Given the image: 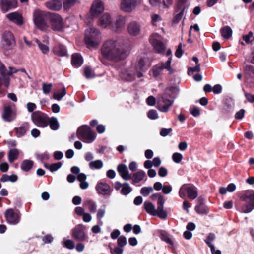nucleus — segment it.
Masks as SVG:
<instances>
[{
    "label": "nucleus",
    "instance_id": "8fccbe9b",
    "mask_svg": "<svg viewBox=\"0 0 254 254\" xmlns=\"http://www.w3.org/2000/svg\"><path fill=\"white\" fill-rule=\"evenodd\" d=\"M36 42L44 54H47L49 52V48L48 46L42 43L38 39H36Z\"/></svg>",
    "mask_w": 254,
    "mask_h": 254
},
{
    "label": "nucleus",
    "instance_id": "79ce46f5",
    "mask_svg": "<svg viewBox=\"0 0 254 254\" xmlns=\"http://www.w3.org/2000/svg\"><path fill=\"white\" fill-rule=\"evenodd\" d=\"M83 206L87 207L91 213H95L96 211V204L91 200H87L84 201L83 203Z\"/></svg>",
    "mask_w": 254,
    "mask_h": 254
},
{
    "label": "nucleus",
    "instance_id": "7c9ffc66",
    "mask_svg": "<svg viewBox=\"0 0 254 254\" xmlns=\"http://www.w3.org/2000/svg\"><path fill=\"white\" fill-rule=\"evenodd\" d=\"M188 9V7H183L181 8H176L175 12L178 13L176 14L173 18V22L178 23L182 19V18L185 15Z\"/></svg>",
    "mask_w": 254,
    "mask_h": 254
},
{
    "label": "nucleus",
    "instance_id": "864d4df0",
    "mask_svg": "<svg viewBox=\"0 0 254 254\" xmlns=\"http://www.w3.org/2000/svg\"><path fill=\"white\" fill-rule=\"evenodd\" d=\"M127 244V239L124 235L120 236L117 240L118 246L123 248Z\"/></svg>",
    "mask_w": 254,
    "mask_h": 254
},
{
    "label": "nucleus",
    "instance_id": "5701e85b",
    "mask_svg": "<svg viewBox=\"0 0 254 254\" xmlns=\"http://www.w3.org/2000/svg\"><path fill=\"white\" fill-rule=\"evenodd\" d=\"M2 118L5 121L8 122H10L15 119V117L13 115V111L10 105L4 106Z\"/></svg>",
    "mask_w": 254,
    "mask_h": 254
},
{
    "label": "nucleus",
    "instance_id": "39448f33",
    "mask_svg": "<svg viewBox=\"0 0 254 254\" xmlns=\"http://www.w3.org/2000/svg\"><path fill=\"white\" fill-rule=\"evenodd\" d=\"M179 194L182 199L188 197L192 200L195 199L198 196L196 188L193 185L188 186L187 184L182 185L179 191Z\"/></svg>",
    "mask_w": 254,
    "mask_h": 254
},
{
    "label": "nucleus",
    "instance_id": "aec40b11",
    "mask_svg": "<svg viewBox=\"0 0 254 254\" xmlns=\"http://www.w3.org/2000/svg\"><path fill=\"white\" fill-rule=\"evenodd\" d=\"M136 0H122L121 8L125 12H129L135 7Z\"/></svg>",
    "mask_w": 254,
    "mask_h": 254
},
{
    "label": "nucleus",
    "instance_id": "f257e3e1",
    "mask_svg": "<svg viewBox=\"0 0 254 254\" xmlns=\"http://www.w3.org/2000/svg\"><path fill=\"white\" fill-rule=\"evenodd\" d=\"M103 57L109 61L118 62L126 59L129 52L118 44L117 41L113 39L106 40L101 49Z\"/></svg>",
    "mask_w": 254,
    "mask_h": 254
},
{
    "label": "nucleus",
    "instance_id": "338daca9",
    "mask_svg": "<svg viewBox=\"0 0 254 254\" xmlns=\"http://www.w3.org/2000/svg\"><path fill=\"white\" fill-rule=\"evenodd\" d=\"M168 171L166 168L164 167H161L158 171V175L161 177H164L167 176Z\"/></svg>",
    "mask_w": 254,
    "mask_h": 254
},
{
    "label": "nucleus",
    "instance_id": "09e8293b",
    "mask_svg": "<svg viewBox=\"0 0 254 254\" xmlns=\"http://www.w3.org/2000/svg\"><path fill=\"white\" fill-rule=\"evenodd\" d=\"M66 93L65 87L62 89L60 91L54 93L53 97L55 99L60 101L61 99L65 95Z\"/></svg>",
    "mask_w": 254,
    "mask_h": 254
},
{
    "label": "nucleus",
    "instance_id": "49530a36",
    "mask_svg": "<svg viewBox=\"0 0 254 254\" xmlns=\"http://www.w3.org/2000/svg\"><path fill=\"white\" fill-rule=\"evenodd\" d=\"M132 190L131 187L127 183H125L123 184L122 188L121 190V193L122 195H127L129 194Z\"/></svg>",
    "mask_w": 254,
    "mask_h": 254
},
{
    "label": "nucleus",
    "instance_id": "4c0bfd02",
    "mask_svg": "<svg viewBox=\"0 0 254 254\" xmlns=\"http://www.w3.org/2000/svg\"><path fill=\"white\" fill-rule=\"evenodd\" d=\"M220 32L224 38L228 39L232 36V30L230 27L226 26L221 29Z\"/></svg>",
    "mask_w": 254,
    "mask_h": 254
},
{
    "label": "nucleus",
    "instance_id": "680f3d73",
    "mask_svg": "<svg viewBox=\"0 0 254 254\" xmlns=\"http://www.w3.org/2000/svg\"><path fill=\"white\" fill-rule=\"evenodd\" d=\"M52 86V84L43 83L42 85V89L44 93L46 94H49L51 90Z\"/></svg>",
    "mask_w": 254,
    "mask_h": 254
},
{
    "label": "nucleus",
    "instance_id": "dca6fc26",
    "mask_svg": "<svg viewBox=\"0 0 254 254\" xmlns=\"http://www.w3.org/2000/svg\"><path fill=\"white\" fill-rule=\"evenodd\" d=\"M4 216L7 222L10 224L16 225L20 221V215L12 208L7 209L4 213Z\"/></svg>",
    "mask_w": 254,
    "mask_h": 254
},
{
    "label": "nucleus",
    "instance_id": "412c9836",
    "mask_svg": "<svg viewBox=\"0 0 254 254\" xmlns=\"http://www.w3.org/2000/svg\"><path fill=\"white\" fill-rule=\"evenodd\" d=\"M30 129V125L28 122H24L19 127H15V136L20 138L24 136Z\"/></svg>",
    "mask_w": 254,
    "mask_h": 254
},
{
    "label": "nucleus",
    "instance_id": "7ed1b4c3",
    "mask_svg": "<svg viewBox=\"0 0 254 254\" xmlns=\"http://www.w3.org/2000/svg\"><path fill=\"white\" fill-rule=\"evenodd\" d=\"M77 137L86 143L93 142L96 137V133L88 125H82L78 127L76 132Z\"/></svg>",
    "mask_w": 254,
    "mask_h": 254
},
{
    "label": "nucleus",
    "instance_id": "6e6d98bb",
    "mask_svg": "<svg viewBox=\"0 0 254 254\" xmlns=\"http://www.w3.org/2000/svg\"><path fill=\"white\" fill-rule=\"evenodd\" d=\"M243 40L247 43H250L254 40V37L253 36V33L250 31L247 35L243 36Z\"/></svg>",
    "mask_w": 254,
    "mask_h": 254
},
{
    "label": "nucleus",
    "instance_id": "603ef678",
    "mask_svg": "<svg viewBox=\"0 0 254 254\" xmlns=\"http://www.w3.org/2000/svg\"><path fill=\"white\" fill-rule=\"evenodd\" d=\"M110 253L112 254H123L124 249L122 247H115L114 248L109 246Z\"/></svg>",
    "mask_w": 254,
    "mask_h": 254
},
{
    "label": "nucleus",
    "instance_id": "9d476101",
    "mask_svg": "<svg viewBox=\"0 0 254 254\" xmlns=\"http://www.w3.org/2000/svg\"><path fill=\"white\" fill-rule=\"evenodd\" d=\"M135 71L134 72H125L123 74V77L127 81H132L136 76L140 78L143 76V58H141L138 63L135 66Z\"/></svg>",
    "mask_w": 254,
    "mask_h": 254
},
{
    "label": "nucleus",
    "instance_id": "58836bf2",
    "mask_svg": "<svg viewBox=\"0 0 254 254\" xmlns=\"http://www.w3.org/2000/svg\"><path fill=\"white\" fill-rule=\"evenodd\" d=\"M62 163L61 162L49 164L47 163H44V166L51 172H53L58 170L62 166Z\"/></svg>",
    "mask_w": 254,
    "mask_h": 254
},
{
    "label": "nucleus",
    "instance_id": "b1692460",
    "mask_svg": "<svg viewBox=\"0 0 254 254\" xmlns=\"http://www.w3.org/2000/svg\"><path fill=\"white\" fill-rule=\"evenodd\" d=\"M117 171L125 180H128L131 179V176L129 174V171L127 166L124 164H120L117 166Z\"/></svg>",
    "mask_w": 254,
    "mask_h": 254
},
{
    "label": "nucleus",
    "instance_id": "c9c22d12",
    "mask_svg": "<svg viewBox=\"0 0 254 254\" xmlns=\"http://www.w3.org/2000/svg\"><path fill=\"white\" fill-rule=\"evenodd\" d=\"M149 3L152 6L158 7V8H168V5L164 0H149Z\"/></svg>",
    "mask_w": 254,
    "mask_h": 254
},
{
    "label": "nucleus",
    "instance_id": "20e7f679",
    "mask_svg": "<svg viewBox=\"0 0 254 254\" xmlns=\"http://www.w3.org/2000/svg\"><path fill=\"white\" fill-rule=\"evenodd\" d=\"M85 42L88 47H94L99 43L101 35L99 31L94 28L86 30L85 32Z\"/></svg>",
    "mask_w": 254,
    "mask_h": 254
},
{
    "label": "nucleus",
    "instance_id": "ddd939ff",
    "mask_svg": "<svg viewBox=\"0 0 254 254\" xmlns=\"http://www.w3.org/2000/svg\"><path fill=\"white\" fill-rule=\"evenodd\" d=\"M161 164V160L159 157L154 158L152 160H147L144 162V167L148 169L147 174L149 177L153 178L156 175V171L152 167H158Z\"/></svg>",
    "mask_w": 254,
    "mask_h": 254
},
{
    "label": "nucleus",
    "instance_id": "cd10ccee",
    "mask_svg": "<svg viewBox=\"0 0 254 254\" xmlns=\"http://www.w3.org/2000/svg\"><path fill=\"white\" fill-rule=\"evenodd\" d=\"M159 234L161 240L171 246L174 245L175 242L174 239L167 232L164 230H160Z\"/></svg>",
    "mask_w": 254,
    "mask_h": 254
},
{
    "label": "nucleus",
    "instance_id": "f8f14e48",
    "mask_svg": "<svg viewBox=\"0 0 254 254\" xmlns=\"http://www.w3.org/2000/svg\"><path fill=\"white\" fill-rule=\"evenodd\" d=\"M171 58L170 57L165 63L161 62L154 66L152 69L153 76L155 78L158 77L163 73L164 69H167L170 74L173 73V70L171 68Z\"/></svg>",
    "mask_w": 254,
    "mask_h": 254
},
{
    "label": "nucleus",
    "instance_id": "c85d7f7f",
    "mask_svg": "<svg viewBox=\"0 0 254 254\" xmlns=\"http://www.w3.org/2000/svg\"><path fill=\"white\" fill-rule=\"evenodd\" d=\"M71 64L75 68L80 67L83 63V59L79 53H74L71 56Z\"/></svg>",
    "mask_w": 254,
    "mask_h": 254
},
{
    "label": "nucleus",
    "instance_id": "a18cd8bd",
    "mask_svg": "<svg viewBox=\"0 0 254 254\" xmlns=\"http://www.w3.org/2000/svg\"><path fill=\"white\" fill-rule=\"evenodd\" d=\"M84 75L86 78L90 79L95 77V73L90 66H86L84 69Z\"/></svg>",
    "mask_w": 254,
    "mask_h": 254
},
{
    "label": "nucleus",
    "instance_id": "a878e982",
    "mask_svg": "<svg viewBox=\"0 0 254 254\" xmlns=\"http://www.w3.org/2000/svg\"><path fill=\"white\" fill-rule=\"evenodd\" d=\"M158 196V200H157V204L159 211V217L164 219L167 217V213L166 212L163 210V205L165 203V199L160 194H157Z\"/></svg>",
    "mask_w": 254,
    "mask_h": 254
},
{
    "label": "nucleus",
    "instance_id": "4d7b16f0",
    "mask_svg": "<svg viewBox=\"0 0 254 254\" xmlns=\"http://www.w3.org/2000/svg\"><path fill=\"white\" fill-rule=\"evenodd\" d=\"M200 71V65L197 64L194 67H190L188 69V74L189 75H192L194 72H199Z\"/></svg>",
    "mask_w": 254,
    "mask_h": 254
},
{
    "label": "nucleus",
    "instance_id": "052dcab7",
    "mask_svg": "<svg viewBox=\"0 0 254 254\" xmlns=\"http://www.w3.org/2000/svg\"><path fill=\"white\" fill-rule=\"evenodd\" d=\"M152 23L155 25L157 26V23L162 21L161 16L158 14H153L151 16Z\"/></svg>",
    "mask_w": 254,
    "mask_h": 254
},
{
    "label": "nucleus",
    "instance_id": "37998d69",
    "mask_svg": "<svg viewBox=\"0 0 254 254\" xmlns=\"http://www.w3.org/2000/svg\"><path fill=\"white\" fill-rule=\"evenodd\" d=\"M48 125L52 130H56L59 127V125L58 120L55 117H52L49 118L48 117Z\"/></svg>",
    "mask_w": 254,
    "mask_h": 254
},
{
    "label": "nucleus",
    "instance_id": "1a4fd4ad",
    "mask_svg": "<svg viewBox=\"0 0 254 254\" xmlns=\"http://www.w3.org/2000/svg\"><path fill=\"white\" fill-rule=\"evenodd\" d=\"M47 15L49 18L52 29L55 31H61L64 28V22L62 17L56 13L49 12Z\"/></svg>",
    "mask_w": 254,
    "mask_h": 254
},
{
    "label": "nucleus",
    "instance_id": "6e6552de",
    "mask_svg": "<svg viewBox=\"0 0 254 254\" xmlns=\"http://www.w3.org/2000/svg\"><path fill=\"white\" fill-rule=\"evenodd\" d=\"M15 43L13 34L10 31H5L2 35L1 45L3 49L6 51L12 50Z\"/></svg>",
    "mask_w": 254,
    "mask_h": 254
},
{
    "label": "nucleus",
    "instance_id": "e433bc0d",
    "mask_svg": "<svg viewBox=\"0 0 254 254\" xmlns=\"http://www.w3.org/2000/svg\"><path fill=\"white\" fill-rule=\"evenodd\" d=\"M19 155V151L17 149L14 148L10 149L8 154V161L10 163L13 162L15 160L17 159Z\"/></svg>",
    "mask_w": 254,
    "mask_h": 254
},
{
    "label": "nucleus",
    "instance_id": "e2e57ef3",
    "mask_svg": "<svg viewBox=\"0 0 254 254\" xmlns=\"http://www.w3.org/2000/svg\"><path fill=\"white\" fill-rule=\"evenodd\" d=\"M190 113L194 117H198L200 115V110L198 107L193 106L190 109Z\"/></svg>",
    "mask_w": 254,
    "mask_h": 254
},
{
    "label": "nucleus",
    "instance_id": "69168bd1",
    "mask_svg": "<svg viewBox=\"0 0 254 254\" xmlns=\"http://www.w3.org/2000/svg\"><path fill=\"white\" fill-rule=\"evenodd\" d=\"M146 102L149 106H153L155 104L156 99L153 96H150L146 99Z\"/></svg>",
    "mask_w": 254,
    "mask_h": 254
},
{
    "label": "nucleus",
    "instance_id": "c756f323",
    "mask_svg": "<svg viewBox=\"0 0 254 254\" xmlns=\"http://www.w3.org/2000/svg\"><path fill=\"white\" fill-rule=\"evenodd\" d=\"M53 51L55 55L58 56L63 57L67 56L66 47L63 44H59L55 46Z\"/></svg>",
    "mask_w": 254,
    "mask_h": 254
},
{
    "label": "nucleus",
    "instance_id": "774afa93",
    "mask_svg": "<svg viewBox=\"0 0 254 254\" xmlns=\"http://www.w3.org/2000/svg\"><path fill=\"white\" fill-rule=\"evenodd\" d=\"M38 158L40 160L41 162H43L44 160H48L50 158L49 154L47 152L39 154Z\"/></svg>",
    "mask_w": 254,
    "mask_h": 254
},
{
    "label": "nucleus",
    "instance_id": "de8ad7c7",
    "mask_svg": "<svg viewBox=\"0 0 254 254\" xmlns=\"http://www.w3.org/2000/svg\"><path fill=\"white\" fill-rule=\"evenodd\" d=\"M103 162L100 160H97L94 161H91L89 163V167L91 169H99L102 167Z\"/></svg>",
    "mask_w": 254,
    "mask_h": 254
},
{
    "label": "nucleus",
    "instance_id": "ea45409f",
    "mask_svg": "<svg viewBox=\"0 0 254 254\" xmlns=\"http://www.w3.org/2000/svg\"><path fill=\"white\" fill-rule=\"evenodd\" d=\"M126 22L125 18L122 16H119L115 22V29L113 27V30L115 31H118V29L122 27Z\"/></svg>",
    "mask_w": 254,
    "mask_h": 254
},
{
    "label": "nucleus",
    "instance_id": "c03bdc74",
    "mask_svg": "<svg viewBox=\"0 0 254 254\" xmlns=\"http://www.w3.org/2000/svg\"><path fill=\"white\" fill-rule=\"evenodd\" d=\"M215 235L213 233H209L205 239L204 241L207 245L210 248H213L214 245L212 244V242L215 239Z\"/></svg>",
    "mask_w": 254,
    "mask_h": 254
},
{
    "label": "nucleus",
    "instance_id": "2eb2a0df",
    "mask_svg": "<svg viewBox=\"0 0 254 254\" xmlns=\"http://www.w3.org/2000/svg\"><path fill=\"white\" fill-rule=\"evenodd\" d=\"M72 237L76 241H87L88 235L86 234L83 226L78 225L72 230Z\"/></svg>",
    "mask_w": 254,
    "mask_h": 254
},
{
    "label": "nucleus",
    "instance_id": "5fc2aeb1",
    "mask_svg": "<svg viewBox=\"0 0 254 254\" xmlns=\"http://www.w3.org/2000/svg\"><path fill=\"white\" fill-rule=\"evenodd\" d=\"M147 117L151 120H155L158 118V114L156 110L152 109L147 113Z\"/></svg>",
    "mask_w": 254,
    "mask_h": 254
},
{
    "label": "nucleus",
    "instance_id": "473e14b6",
    "mask_svg": "<svg viewBox=\"0 0 254 254\" xmlns=\"http://www.w3.org/2000/svg\"><path fill=\"white\" fill-rule=\"evenodd\" d=\"M144 207L145 208L146 211L147 213L150 214L151 215L153 216H158L159 217V211L158 209H155L154 205L148 202H146L144 204Z\"/></svg>",
    "mask_w": 254,
    "mask_h": 254
},
{
    "label": "nucleus",
    "instance_id": "2f4dec72",
    "mask_svg": "<svg viewBox=\"0 0 254 254\" xmlns=\"http://www.w3.org/2000/svg\"><path fill=\"white\" fill-rule=\"evenodd\" d=\"M127 30L129 33L133 36L137 35L140 31V26L136 22H130L128 25Z\"/></svg>",
    "mask_w": 254,
    "mask_h": 254
},
{
    "label": "nucleus",
    "instance_id": "f03ea898",
    "mask_svg": "<svg viewBox=\"0 0 254 254\" xmlns=\"http://www.w3.org/2000/svg\"><path fill=\"white\" fill-rule=\"evenodd\" d=\"M179 92V89L177 87L172 86L167 88L164 93L160 95L157 98L158 110L161 112H168Z\"/></svg>",
    "mask_w": 254,
    "mask_h": 254
},
{
    "label": "nucleus",
    "instance_id": "3c124183",
    "mask_svg": "<svg viewBox=\"0 0 254 254\" xmlns=\"http://www.w3.org/2000/svg\"><path fill=\"white\" fill-rule=\"evenodd\" d=\"M143 179V171L140 170L133 174L132 180L135 183H138Z\"/></svg>",
    "mask_w": 254,
    "mask_h": 254
},
{
    "label": "nucleus",
    "instance_id": "0e129e2a",
    "mask_svg": "<svg viewBox=\"0 0 254 254\" xmlns=\"http://www.w3.org/2000/svg\"><path fill=\"white\" fill-rule=\"evenodd\" d=\"M245 110L244 109H241L238 112H237L235 115V118L237 120H241L242 119L245 115Z\"/></svg>",
    "mask_w": 254,
    "mask_h": 254
},
{
    "label": "nucleus",
    "instance_id": "393cba45",
    "mask_svg": "<svg viewBox=\"0 0 254 254\" xmlns=\"http://www.w3.org/2000/svg\"><path fill=\"white\" fill-rule=\"evenodd\" d=\"M6 17L11 21L18 25H21L23 23L22 15L17 12L10 13L6 15Z\"/></svg>",
    "mask_w": 254,
    "mask_h": 254
},
{
    "label": "nucleus",
    "instance_id": "6ab92c4d",
    "mask_svg": "<svg viewBox=\"0 0 254 254\" xmlns=\"http://www.w3.org/2000/svg\"><path fill=\"white\" fill-rule=\"evenodd\" d=\"M104 9L103 3L100 0H96L93 3L90 13L92 17H97L103 12Z\"/></svg>",
    "mask_w": 254,
    "mask_h": 254
},
{
    "label": "nucleus",
    "instance_id": "13d9d810",
    "mask_svg": "<svg viewBox=\"0 0 254 254\" xmlns=\"http://www.w3.org/2000/svg\"><path fill=\"white\" fill-rule=\"evenodd\" d=\"M75 246L74 242L71 240H67L64 242V247L68 249H73Z\"/></svg>",
    "mask_w": 254,
    "mask_h": 254
},
{
    "label": "nucleus",
    "instance_id": "a19ab883",
    "mask_svg": "<svg viewBox=\"0 0 254 254\" xmlns=\"http://www.w3.org/2000/svg\"><path fill=\"white\" fill-rule=\"evenodd\" d=\"M79 2V0H63L64 8L65 10H69L75 4Z\"/></svg>",
    "mask_w": 254,
    "mask_h": 254
},
{
    "label": "nucleus",
    "instance_id": "4be33fe9",
    "mask_svg": "<svg viewBox=\"0 0 254 254\" xmlns=\"http://www.w3.org/2000/svg\"><path fill=\"white\" fill-rule=\"evenodd\" d=\"M196 202L197 204L195 207L196 213L201 215L207 214L208 213V208L204 204V199L199 197L197 199Z\"/></svg>",
    "mask_w": 254,
    "mask_h": 254
},
{
    "label": "nucleus",
    "instance_id": "a211bd4d",
    "mask_svg": "<svg viewBox=\"0 0 254 254\" xmlns=\"http://www.w3.org/2000/svg\"><path fill=\"white\" fill-rule=\"evenodd\" d=\"M96 190L98 194L105 196L111 195L112 192L110 185L105 182H98L96 185Z\"/></svg>",
    "mask_w": 254,
    "mask_h": 254
},
{
    "label": "nucleus",
    "instance_id": "72a5a7b5",
    "mask_svg": "<svg viewBox=\"0 0 254 254\" xmlns=\"http://www.w3.org/2000/svg\"><path fill=\"white\" fill-rule=\"evenodd\" d=\"M111 22V17L108 14H104L99 19V24L102 28H106L110 25Z\"/></svg>",
    "mask_w": 254,
    "mask_h": 254
},
{
    "label": "nucleus",
    "instance_id": "bf43d9fd",
    "mask_svg": "<svg viewBox=\"0 0 254 254\" xmlns=\"http://www.w3.org/2000/svg\"><path fill=\"white\" fill-rule=\"evenodd\" d=\"M172 159L175 163H179L182 161L183 156L181 153L176 152L173 154Z\"/></svg>",
    "mask_w": 254,
    "mask_h": 254
},
{
    "label": "nucleus",
    "instance_id": "f704fd0d",
    "mask_svg": "<svg viewBox=\"0 0 254 254\" xmlns=\"http://www.w3.org/2000/svg\"><path fill=\"white\" fill-rule=\"evenodd\" d=\"M34 161L31 160L25 159L21 164V169L24 172L29 171L34 165Z\"/></svg>",
    "mask_w": 254,
    "mask_h": 254
},
{
    "label": "nucleus",
    "instance_id": "f3484780",
    "mask_svg": "<svg viewBox=\"0 0 254 254\" xmlns=\"http://www.w3.org/2000/svg\"><path fill=\"white\" fill-rule=\"evenodd\" d=\"M17 6V0H0V9L3 13L15 8Z\"/></svg>",
    "mask_w": 254,
    "mask_h": 254
},
{
    "label": "nucleus",
    "instance_id": "4468645a",
    "mask_svg": "<svg viewBox=\"0 0 254 254\" xmlns=\"http://www.w3.org/2000/svg\"><path fill=\"white\" fill-rule=\"evenodd\" d=\"M48 16L38 12L34 14V22L35 26L41 30H46L48 27L47 18Z\"/></svg>",
    "mask_w": 254,
    "mask_h": 254
},
{
    "label": "nucleus",
    "instance_id": "bb28decb",
    "mask_svg": "<svg viewBox=\"0 0 254 254\" xmlns=\"http://www.w3.org/2000/svg\"><path fill=\"white\" fill-rule=\"evenodd\" d=\"M46 7L54 11H59L62 7V3L60 0H51L46 3Z\"/></svg>",
    "mask_w": 254,
    "mask_h": 254
},
{
    "label": "nucleus",
    "instance_id": "423d86ee",
    "mask_svg": "<svg viewBox=\"0 0 254 254\" xmlns=\"http://www.w3.org/2000/svg\"><path fill=\"white\" fill-rule=\"evenodd\" d=\"M163 37L157 33H152L149 38V41L155 51L162 55L165 54L166 46L161 41Z\"/></svg>",
    "mask_w": 254,
    "mask_h": 254
},
{
    "label": "nucleus",
    "instance_id": "0eeeda50",
    "mask_svg": "<svg viewBox=\"0 0 254 254\" xmlns=\"http://www.w3.org/2000/svg\"><path fill=\"white\" fill-rule=\"evenodd\" d=\"M240 199L243 201L248 202L247 204L242 206V212L248 213L254 209V191L246 192L240 197Z\"/></svg>",
    "mask_w": 254,
    "mask_h": 254
},
{
    "label": "nucleus",
    "instance_id": "9b49d317",
    "mask_svg": "<svg viewBox=\"0 0 254 254\" xmlns=\"http://www.w3.org/2000/svg\"><path fill=\"white\" fill-rule=\"evenodd\" d=\"M31 119L34 124L39 127L44 128L48 126V117L40 111L33 112Z\"/></svg>",
    "mask_w": 254,
    "mask_h": 254
}]
</instances>
